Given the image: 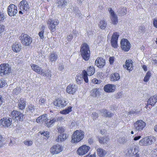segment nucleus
<instances>
[{
  "mask_svg": "<svg viewBox=\"0 0 157 157\" xmlns=\"http://www.w3.org/2000/svg\"><path fill=\"white\" fill-rule=\"evenodd\" d=\"M80 52L81 55L85 61L88 60L90 56V51L88 45L86 43H84L81 45Z\"/></svg>",
  "mask_w": 157,
  "mask_h": 157,
  "instance_id": "nucleus-1",
  "label": "nucleus"
},
{
  "mask_svg": "<svg viewBox=\"0 0 157 157\" xmlns=\"http://www.w3.org/2000/svg\"><path fill=\"white\" fill-rule=\"evenodd\" d=\"M19 39L23 45L28 46L31 44L32 42V39L28 34L22 33L19 36Z\"/></svg>",
  "mask_w": 157,
  "mask_h": 157,
  "instance_id": "nucleus-2",
  "label": "nucleus"
},
{
  "mask_svg": "<svg viewBox=\"0 0 157 157\" xmlns=\"http://www.w3.org/2000/svg\"><path fill=\"white\" fill-rule=\"evenodd\" d=\"M11 71V68L7 63L2 64L0 65V75L4 76L10 73Z\"/></svg>",
  "mask_w": 157,
  "mask_h": 157,
  "instance_id": "nucleus-3",
  "label": "nucleus"
},
{
  "mask_svg": "<svg viewBox=\"0 0 157 157\" xmlns=\"http://www.w3.org/2000/svg\"><path fill=\"white\" fill-rule=\"evenodd\" d=\"M67 101L65 99L58 98L54 101L55 107L58 109L60 107H63L67 104Z\"/></svg>",
  "mask_w": 157,
  "mask_h": 157,
  "instance_id": "nucleus-4",
  "label": "nucleus"
},
{
  "mask_svg": "<svg viewBox=\"0 0 157 157\" xmlns=\"http://www.w3.org/2000/svg\"><path fill=\"white\" fill-rule=\"evenodd\" d=\"M47 23L49 24L48 28L51 32H54L56 31V26L59 23V21L57 19L54 20L52 19H50L47 21Z\"/></svg>",
  "mask_w": 157,
  "mask_h": 157,
  "instance_id": "nucleus-5",
  "label": "nucleus"
},
{
  "mask_svg": "<svg viewBox=\"0 0 157 157\" xmlns=\"http://www.w3.org/2000/svg\"><path fill=\"white\" fill-rule=\"evenodd\" d=\"M121 47L122 50L125 52L128 51L131 48V44L128 40L123 39L121 41Z\"/></svg>",
  "mask_w": 157,
  "mask_h": 157,
  "instance_id": "nucleus-6",
  "label": "nucleus"
},
{
  "mask_svg": "<svg viewBox=\"0 0 157 157\" xmlns=\"http://www.w3.org/2000/svg\"><path fill=\"white\" fill-rule=\"evenodd\" d=\"M10 116L12 118H14L17 121H21L23 120V114L17 111L13 110L11 112Z\"/></svg>",
  "mask_w": 157,
  "mask_h": 157,
  "instance_id": "nucleus-7",
  "label": "nucleus"
},
{
  "mask_svg": "<svg viewBox=\"0 0 157 157\" xmlns=\"http://www.w3.org/2000/svg\"><path fill=\"white\" fill-rule=\"evenodd\" d=\"M63 147L60 145L57 144L53 145L50 149V152L54 155L57 154L61 152L63 150Z\"/></svg>",
  "mask_w": 157,
  "mask_h": 157,
  "instance_id": "nucleus-8",
  "label": "nucleus"
},
{
  "mask_svg": "<svg viewBox=\"0 0 157 157\" xmlns=\"http://www.w3.org/2000/svg\"><path fill=\"white\" fill-rule=\"evenodd\" d=\"M119 36L118 33H114L111 37V43L112 46L114 48H117L118 46L117 41Z\"/></svg>",
  "mask_w": 157,
  "mask_h": 157,
  "instance_id": "nucleus-9",
  "label": "nucleus"
},
{
  "mask_svg": "<svg viewBox=\"0 0 157 157\" xmlns=\"http://www.w3.org/2000/svg\"><path fill=\"white\" fill-rule=\"evenodd\" d=\"M7 11L8 15L10 17L15 15L18 11L17 6L13 4H10L8 6Z\"/></svg>",
  "mask_w": 157,
  "mask_h": 157,
  "instance_id": "nucleus-10",
  "label": "nucleus"
},
{
  "mask_svg": "<svg viewBox=\"0 0 157 157\" xmlns=\"http://www.w3.org/2000/svg\"><path fill=\"white\" fill-rule=\"evenodd\" d=\"M154 138H143L139 142V144L141 146H147L154 142Z\"/></svg>",
  "mask_w": 157,
  "mask_h": 157,
  "instance_id": "nucleus-11",
  "label": "nucleus"
},
{
  "mask_svg": "<svg viewBox=\"0 0 157 157\" xmlns=\"http://www.w3.org/2000/svg\"><path fill=\"white\" fill-rule=\"evenodd\" d=\"M146 123L142 120L137 121L134 124V128L136 131H141L146 126Z\"/></svg>",
  "mask_w": 157,
  "mask_h": 157,
  "instance_id": "nucleus-12",
  "label": "nucleus"
},
{
  "mask_svg": "<svg viewBox=\"0 0 157 157\" xmlns=\"http://www.w3.org/2000/svg\"><path fill=\"white\" fill-rule=\"evenodd\" d=\"M20 9L23 11H27L30 8L28 2L25 0H22L19 3Z\"/></svg>",
  "mask_w": 157,
  "mask_h": 157,
  "instance_id": "nucleus-13",
  "label": "nucleus"
},
{
  "mask_svg": "<svg viewBox=\"0 0 157 157\" xmlns=\"http://www.w3.org/2000/svg\"><path fill=\"white\" fill-rule=\"evenodd\" d=\"M12 119L9 117H4L0 120V124L6 127L10 126L12 124Z\"/></svg>",
  "mask_w": 157,
  "mask_h": 157,
  "instance_id": "nucleus-14",
  "label": "nucleus"
},
{
  "mask_svg": "<svg viewBox=\"0 0 157 157\" xmlns=\"http://www.w3.org/2000/svg\"><path fill=\"white\" fill-rule=\"evenodd\" d=\"M90 149V147L86 145L80 147L77 151V153L79 155H83L86 154Z\"/></svg>",
  "mask_w": 157,
  "mask_h": 157,
  "instance_id": "nucleus-15",
  "label": "nucleus"
},
{
  "mask_svg": "<svg viewBox=\"0 0 157 157\" xmlns=\"http://www.w3.org/2000/svg\"><path fill=\"white\" fill-rule=\"evenodd\" d=\"M61 119V117H52L50 121H47L46 123H45V126L47 127H51L54 124L58 121L60 120Z\"/></svg>",
  "mask_w": 157,
  "mask_h": 157,
  "instance_id": "nucleus-16",
  "label": "nucleus"
},
{
  "mask_svg": "<svg viewBox=\"0 0 157 157\" xmlns=\"http://www.w3.org/2000/svg\"><path fill=\"white\" fill-rule=\"evenodd\" d=\"M77 86L73 84H70L66 88L67 92L70 94H73L76 91Z\"/></svg>",
  "mask_w": 157,
  "mask_h": 157,
  "instance_id": "nucleus-17",
  "label": "nucleus"
},
{
  "mask_svg": "<svg viewBox=\"0 0 157 157\" xmlns=\"http://www.w3.org/2000/svg\"><path fill=\"white\" fill-rule=\"evenodd\" d=\"M95 63L96 65L99 68H102L105 64V60L101 57H98L96 60Z\"/></svg>",
  "mask_w": 157,
  "mask_h": 157,
  "instance_id": "nucleus-18",
  "label": "nucleus"
},
{
  "mask_svg": "<svg viewBox=\"0 0 157 157\" xmlns=\"http://www.w3.org/2000/svg\"><path fill=\"white\" fill-rule=\"evenodd\" d=\"M48 121V118L47 114H43L42 115L40 116L36 120V121L38 123L42 124L44 123L45 125V123H46Z\"/></svg>",
  "mask_w": 157,
  "mask_h": 157,
  "instance_id": "nucleus-19",
  "label": "nucleus"
},
{
  "mask_svg": "<svg viewBox=\"0 0 157 157\" xmlns=\"http://www.w3.org/2000/svg\"><path fill=\"white\" fill-rule=\"evenodd\" d=\"M109 11L111 15V20L113 24H116L118 23L117 17L114 12L111 8L109 9Z\"/></svg>",
  "mask_w": 157,
  "mask_h": 157,
  "instance_id": "nucleus-20",
  "label": "nucleus"
},
{
  "mask_svg": "<svg viewBox=\"0 0 157 157\" xmlns=\"http://www.w3.org/2000/svg\"><path fill=\"white\" fill-rule=\"evenodd\" d=\"M147 101V106L149 105L153 106L157 102V95H155L151 96L148 99Z\"/></svg>",
  "mask_w": 157,
  "mask_h": 157,
  "instance_id": "nucleus-21",
  "label": "nucleus"
},
{
  "mask_svg": "<svg viewBox=\"0 0 157 157\" xmlns=\"http://www.w3.org/2000/svg\"><path fill=\"white\" fill-rule=\"evenodd\" d=\"M115 89V86L114 85L107 84L104 87V90L107 92H113Z\"/></svg>",
  "mask_w": 157,
  "mask_h": 157,
  "instance_id": "nucleus-22",
  "label": "nucleus"
},
{
  "mask_svg": "<svg viewBox=\"0 0 157 157\" xmlns=\"http://www.w3.org/2000/svg\"><path fill=\"white\" fill-rule=\"evenodd\" d=\"M124 67L126 68L129 71H131L133 69L132 61L131 59L127 60L125 63V64L123 65Z\"/></svg>",
  "mask_w": 157,
  "mask_h": 157,
  "instance_id": "nucleus-23",
  "label": "nucleus"
},
{
  "mask_svg": "<svg viewBox=\"0 0 157 157\" xmlns=\"http://www.w3.org/2000/svg\"><path fill=\"white\" fill-rule=\"evenodd\" d=\"M84 136V132L81 130H76L74 132L72 137H81Z\"/></svg>",
  "mask_w": 157,
  "mask_h": 157,
  "instance_id": "nucleus-24",
  "label": "nucleus"
},
{
  "mask_svg": "<svg viewBox=\"0 0 157 157\" xmlns=\"http://www.w3.org/2000/svg\"><path fill=\"white\" fill-rule=\"evenodd\" d=\"M13 50L15 52H18L20 51L21 48V44L17 43H15L12 46Z\"/></svg>",
  "mask_w": 157,
  "mask_h": 157,
  "instance_id": "nucleus-25",
  "label": "nucleus"
},
{
  "mask_svg": "<svg viewBox=\"0 0 157 157\" xmlns=\"http://www.w3.org/2000/svg\"><path fill=\"white\" fill-rule=\"evenodd\" d=\"M101 115L105 117H110L113 116V114L110 112L105 109H103L100 111Z\"/></svg>",
  "mask_w": 157,
  "mask_h": 157,
  "instance_id": "nucleus-26",
  "label": "nucleus"
},
{
  "mask_svg": "<svg viewBox=\"0 0 157 157\" xmlns=\"http://www.w3.org/2000/svg\"><path fill=\"white\" fill-rule=\"evenodd\" d=\"M120 78L119 74L117 73H115L110 75V80L112 81L115 82L119 80Z\"/></svg>",
  "mask_w": 157,
  "mask_h": 157,
  "instance_id": "nucleus-27",
  "label": "nucleus"
},
{
  "mask_svg": "<svg viewBox=\"0 0 157 157\" xmlns=\"http://www.w3.org/2000/svg\"><path fill=\"white\" fill-rule=\"evenodd\" d=\"M31 66L33 70L38 73L40 74L41 71L43 69L41 68L38 65L35 64H32Z\"/></svg>",
  "mask_w": 157,
  "mask_h": 157,
  "instance_id": "nucleus-28",
  "label": "nucleus"
},
{
  "mask_svg": "<svg viewBox=\"0 0 157 157\" xmlns=\"http://www.w3.org/2000/svg\"><path fill=\"white\" fill-rule=\"evenodd\" d=\"M18 107L20 109L22 110L25 108L26 105V102L25 100L22 98L20 99V101L18 105Z\"/></svg>",
  "mask_w": 157,
  "mask_h": 157,
  "instance_id": "nucleus-29",
  "label": "nucleus"
},
{
  "mask_svg": "<svg viewBox=\"0 0 157 157\" xmlns=\"http://www.w3.org/2000/svg\"><path fill=\"white\" fill-rule=\"evenodd\" d=\"M57 3L60 8H63L66 6L67 2V0H57Z\"/></svg>",
  "mask_w": 157,
  "mask_h": 157,
  "instance_id": "nucleus-30",
  "label": "nucleus"
},
{
  "mask_svg": "<svg viewBox=\"0 0 157 157\" xmlns=\"http://www.w3.org/2000/svg\"><path fill=\"white\" fill-rule=\"evenodd\" d=\"M95 69L93 66H91L88 67L87 71H86L88 75L90 76L93 75L95 72Z\"/></svg>",
  "mask_w": 157,
  "mask_h": 157,
  "instance_id": "nucleus-31",
  "label": "nucleus"
},
{
  "mask_svg": "<svg viewBox=\"0 0 157 157\" xmlns=\"http://www.w3.org/2000/svg\"><path fill=\"white\" fill-rule=\"evenodd\" d=\"M107 25L106 21L103 20L100 21L98 24V26L101 29H104L106 27Z\"/></svg>",
  "mask_w": 157,
  "mask_h": 157,
  "instance_id": "nucleus-32",
  "label": "nucleus"
},
{
  "mask_svg": "<svg viewBox=\"0 0 157 157\" xmlns=\"http://www.w3.org/2000/svg\"><path fill=\"white\" fill-rule=\"evenodd\" d=\"M97 153L100 157L104 156L106 154V151L103 149L99 148L97 149Z\"/></svg>",
  "mask_w": 157,
  "mask_h": 157,
  "instance_id": "nucleus-33",
  "label": "nucleus"
},
{
  "mask_svg": "<svg viewBox=\"0 0 157 157\" xmlns=\"http://www.w3.org/2000/svg\"><path fill=\"white\" fill-rule=\"evenodd\" d=\"M50 133L48 131H44V132H40L38 133V136L41 137L45 136L46 137H49Z\"/></svg>",
  "mask_w": 157,
  "mask_h": 157,
  "instance_id": "nucleus-34",
  "label": "nucleus"
},
{
  "mask_svg": "<svg viewBox=\"0 0 157 157\" xmlns=\"http://www.w3.org/2000/svg\"><path fill=\"white\" fill-rule=\"evenodd\" d=\"M41 71L40 74L44 76H49L51 75L50 71L49 70L44 71L42 69Z\"/></svg>",
  "mask_w": 157,
  "mask_h": 157,
  "instance_id": "nucleus-35",
  "label": "nucleus"
},
{
  "mask_svg": "<svg viewBox=\"0 0 157 157\" xmlns=\"http://www.w3.org/2000/svg\"><path fill=\"white\" fill-rule=\"evenodd\" d=\"M98 89L95 88L92 90L91 91V95L94 97H96L99 94Z\"/></svg>",
  "mask_w": 157,
  "mask_h": 157,
  "instance_id": "nucleus-36",
  "label": "nucleus"
},
{
  "mask_svg": "<svg viewBox=\"0 0 157 157\" xmlns=\"http://www.w3.org/2000/svg\"><path fill=\"white\" fill-rule=\"evenodd\" d=\"M57 56L55 53H52L49 57V59L51 61H55L57 59Z\"/></svg>",
  "mask_w": 157,
  "mask_h": 157,
  "instance_id": "nucleus-37",
  "label": "nucleus"
},
{
  "mask_svg": "<svg viewBox=\"0 0 157 157\" xmlns=\"http://www.w3.org/2000/svg\"><path fill=\"white\" fill-rule=\"evenodd\" d=\"M83 73V79L84 81L86 83H87L88 82V75L87 72L85 70H84L82 72Z\"/></svg>",
  "mask_w": 157,
  "mask_h": 157,
  "instance_id": "nucleus-38",
  "label": "nucleus"
},
{
  "mask_svg": "<svg viewBox=\"0 0 157 157\" xmlns=\"http://www.w3.org/2000/svg\"><path fill=\"white\" fill-rule=\"evenodd\" d=\"M72 107L71 106H69L67 107V108L63 110L62 111H61V113L63 114H68L71 111Z\"/></svg>",
  "mask_w": 157,
  "mask_h": 157,
  "instance_id": "nucleus-39",
  "label": "nucleus"
},
{
  "mask_svg": "<svg viewBox=\"0 0 157 157\" xmlns=\"http://www.w3.org/2000/svg\"><path fill=\"white\" fill-rule=\"evenodd\" d=\"M76 82L78 84H80L83 82V78L81 76H77L75 77Z\"/></svg>",
  "mask_w": 157,
  "mask_h": 157,
  "instance_id": "nucleus-40",
  "label": "nucleus"
},
{
  "mask_svg": "<svg viewBox=\"0 0 157 157\" xmlns=\"http://www.w3.org/2000/svg\"><path fill=\"white\" fill-rule=\"evenodd\" d=\"M33 140L29 139H27L24 142V144L27 146H31L33 144Z\"/></svg>",
  "mask_w": 157,
  "mask_h": 157,
  "instance_id": "nucleus-41",
  "label": "nucleus"
},
{
  "mask_svg": "<svg viewBox=\"0 0 157 157\" xmlns=\"http://www.w3.org/2000/svg\"><path fill=\"white\" fill-rule=\"evenodd\" d=\"M151 76V74L150 72L148 71L147 73L146 74L145 76L144 79V82H148L149 79L150 77Z\"/></svg>",
  "mask_w": 157,
  "mask_h": 157,
  "instance_id": "nucleus-42",
  "label": "nucleus"
},
{
  "mask_svg": "<svg viewBox=\"0 0 157 157\" xmlns=\"http://www.w3.org/2000/svg\"><path fill=\"white\" fill-rule=\"evenodd\" d=\"M118 12L122 15H124L126 13L127 10L125 7H123L121 8L120 10H118Z\"/></svg>",
  "mask_w": 157,
  "mask_h": 157,
  "instance_id": "nucleus-43",
  "label": "nucleus"
},
{
  "mask_svg": "<svg viewBox=\"0 0 157 157\" xmlns=\"http://www.w3.org/2000/svg\"><path fill=\"white\" fill-rule=\"evenodd\" d=\"M109 140L108 138H99V141L100 143L104 144L107 143Z\"/></svg>",
  "mask_w": 157,
  "mask_h": 157,
  "instance_id": "nucleus-44",
  "label": "nucleus"
},
{
  "mask_svg": "<svg viewBox=\"0 0 157 157\" xmlns=\"http://www.w3.org/2000/svg\"><path fill=\"white\" fill-rule=\"evenodd\" d=\"M82 139L81 138H72L71 142L73 144H76L80 141Z\"/></svg>",
  "mask_w": 157,
  "mask_h": 157,
  "instance_id": "nucleus-45",
  "label": "nucleus"
},
{
  "mask_svg": "<svg viewBox=\"0 0 157 157\" xmlns=\"http://www.w3.org/2000/svg\"><path fill=\"white\" fill-rule=\"evenodd\" d=\"M127 154L128 155H131L132 154H134L133 152V148L132 147H130L127 150Z\"/></svg>",
  "mask_w": 157,
  "mask_h": 157,
  "instance_id": "nucleus-46",
  "label": "nucleus"
},
{
  "mask_svg": "<svg viewBox=\"0 0 157 157\" xmlns=\"http://www.w3.org/2000/svg\"><path fill=\"white\" fill-rule=\"evenodd\" d=\"M46 102V100L44 97L41 98L39 101V103L41 105H44Z\"/></svg>",
  "mask_w": 157,
  "mask_h": 157,
  "instance_id": "nucleus-47",
  "label": "nucleus"
},
{
  "mask_svg": "<svg viewBox=\"0 0 157 157\" xmlns=\"http://www.w3.org/2000/svg\"><path fill=\"white\" fill-rule=\"evenodd\" d=\"M5 26L3 24H0V37L2 35V33L5 31Z\"/></svg>",
  "mask_w": 157,
  "mask_h": 157,
  "instance_id": "nucleus-48",
  "label": "nucleus"
},
{
  "mask_svg": "<svg viewBox=\"0 0 157 157\" xmlns=\"http://www.w3.org/2000/svg\"><path fill=\"white\" fill-rule=\"evenodd\" d=\"M7 85V83L4 80H0V88L3 87Z\"/></svg>",
  "mask_w": 157,
  "mask_h": 157,
  "instance_id": "nucleus-49",
  "label": "nucleus"
},
{
  "mask_svg": "<svg viewBox=\"0 0 157 157\" xmlns=\"http://www.w3.org/2000/svg\"><path fill=\"white\" fill-rule=\"evenodd\" d=\"M127 140L125 138H119L118 141L120 144H124L127 141Z\"/></svg>",
  "mask_w": 157,
  "mask_h": 157,
  "instance_id": "nucleus-50",
  "label": "nucleus"
},
{
  "mask_svg": "<svg viewBox=\"0 0 157 157\" xmlns=\"http://www.w3.org/2000/svg\"><path fill=\"white\" fill-rule=\"evenodd\" d=\"M5 18L4 14L0 12V22H2Z\"/></svg>",
  "mask_w": 157,
  "mask_h": 157,
  "instance_id": "nucleus-51",
  "label": "nucleus"
},
{
  "mask_svg": "<svg viewBox=\"0 0 157 157\" xmlns=\"http://www.w3.org/2000/svg\"><path fill=\"white\" fill-rule=\"evenodd\" d=\"M57 130L58 132L60 134L63 133L64 132V129L63 127H58L57 128Z\"/></svg>",
  "mask_w": 157,
  "mask_h": 157,
  "instance_id": "nucleus-52",
  "label": "nucleus"
},
{
  "mask_svg": "<svg viewBox=\"0 0 157 157\" xmlns=\"http://www.w3.org/2000/svg\"><path fill=\"white\" fill-rule=\"evenodd\" d=\"M98 115L97 113L95 112L92 113V117L93 120L96 119V118L98 117Z\"/></svg>",
  "mask_w": 157,
  "mask_h": 157,
  "instance_id": "nucleus-53",
  "label": "nucleus"
},
{
  "mask_svg": "<svg viewBox=\"0 0 157 157\" xmlns=\"http://www.w3.org/2000/svg\"><path fill=\"white\" fill-rule=\"evenodd\" d=\"M29 109L30 111L32 112H33L34 110L35 107L33 105L30 104L29 106Z\"/></svg>",
  "mask_w": 157,
  "mask_h": 157,
  "instance_id": "nucleus-54",
  "label": "nucleus"
},
{
  "mask_svg": "<svg viewBox=\"0 0 157 157\" xmlns=\"http://www.w3.org/2000/svg\"><path fill=\"white\" fill-rule=\"evenodd\" d=\"M153 24L155 27L157 28V18H155L153 19Z\"/></svg>",
  "mask_w": 157,
  "mask_h": 157,
  "instance_id": "nucleus-55",
  "label": "nucleus"
},
{
  "mask_svg": "<svg viewBox=\"0 0 157 157\" xmlns=\"http://www.w3.org/2000/svg\"><path fill=\"white\" fill-rule=\"evenodd\" d=\"M92 82L94 84H99L100 83V81H99L96 78H94L92 80Z\"/></svg>",
  "mask_w": 157,
  "mask_h": 157,
  "instance_id": "nucleus-56",
  "label": "nucleus"
},
{
  "mask_svg": "<svg viewBox=\"0 0 157 157\" xmlns=\"http://www.w3.org/2000/svg\"><path fill=\"white\" fill-rule=\"evenodd\" d=\"M114 61V57H111L109 58V62L110 64H113Z\"/></svg>",
  "mask_w": 157,
  "mask_h": 157,
  "instance_id": "nucleus-57",
  "label": "nucleus"
},
{
  "mask_svg": "<svg viewBox=\"0 0 157 157\" xmlns=\"http://www.w3.org/2000/svg\"><path fill=\"white\" fill-rule=\"evenodd\" d=\"M44 32L40 31L39 33V35L41 39L43 38L44 36Z\"/></svg>",
  "mask_w": 157,
  "mask_h": 157,
  "instance_id": "nucleus-58",
  "label": "nucleus"
},
{
  "mask_svg": "<svg viewBox=\"0 0 157 157\" xmlns=\"http://www.w3.org/2000/svg\"><path fill=\"white\" fill-rule=\"evenodd\" d=\"M13 92L16 94H18L19 92L18 88H16L14 89Z\"/></svg>",
  "mask_w": 157,
  "mask_h": 157,
  "instance_id": "nucleus-59",
  "label": "nucleus"
},
{
  "mask_svg": "<svg viewBox=\"0 0 157 157\" xmlns=\"http://www.w3.org/2000/svg\"><path fill=\"white\" fill-rule=\"evenodd\" d=\"M66 138H58L56 140V141L57 142H62L64 141Z\"/></svg>",
  "mask_w": 157,
  "mask_h": 157,
  "instance_id": "nucleus-60",
  "label": "nucleus"
},
{
  "mask_svg": "<svg viewBox=\"0 0 157 157\" xmlns=\"http://www.w3.org/2000/svg\"><path fill=\"white\" fill-rule=\"evenodd\" d=\"M73 38V36L71 34L69 35L67 37V40L69 41H71Z\"/></svg>",
  "mask_w": 157,
  "mask_h": 157,
  "instance_id": "nucleus-61",
  "label": "nucleus"
},
{
  "mask_svg": "<svg viewBox=\"0 0 157 157\" xmlns=\"http://www.w3.org/2000/svg\"><path fill=\"white\" fill-rule=\"evenodd\" d=\"M67 135L63 133L61 134L60 135H59L58 137H66Z\"/></svg>",
  "mask_w": 157,
  "mask_h": 157,
  "instance_id": "nucleus-62",
  "label": "nucleus"
},
{
  "mask_svg": "<svg viewBox=\"0 0 157 157\" xmlns=\"http://www.w3.org/2000/svg\"><path fill=\"white\" fill-rule=\"evenodd\" d=\"M139 147L138 146H136L134 148V151L136 152V153H138V151H139Z\"/></svg>",
  "mask_w": 157,
  "mask_h": 157,
  "instance_id": "nucleus-63",
  "label": "nucleus"
},
{
  "mask_svg": "<svg viewBox=\"0 0 157 157\" xmlns=\"http://www.w3.org/2000/svg\"><path fill=\"white\" fill-rule=\"evenodd\" d=\"M3 102V99L2 96L0 95V106L1 105Z\"/></svg>",
  "mask_w": 157,
  "mask_h": 157,
  "instance_id": "nucleus-64",
  "label": "nucleus"
}]
</instances>
